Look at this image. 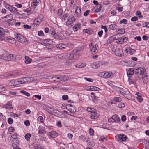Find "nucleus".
Listing matches in <instances>:
<instances>
[{"mask_svg": "<svg viewBox=\"0 0 149 149\" xmlns=\"http://www.w3.org/2000/svg\"><path fill=\"white\" fill-rule=\"evenodd\" d=\"M77 16H79L81 13V10L79 8H77L75 11Z\"/></svg>", "mask_w": 149, "mask_h": 149, "instance_id": "39", "label": "nucleus"}, {"mask_svg": "<svg viewBox=\"0 0 149 149\" xmlns=\"http://www.w3.org/2000/svg\"><path fill=\"white\" fill-rule=\"evenodd\" d=\"M80 28V25L79 24H76L73 28V30L74 31H77Z\"/></svg>", "mask_w": 149, "mask_h": 149, "instance_id": "31", "label": "nucleus"}, {"mask_svg": "<svg viewBox=\"0 0 149 149\" xmlns=\"http://www.w3.org/2000/svg\"><path fill=\"white\" fill-rule=\"evenodd\" d=\"M29 79L30 77H24L22 78L18 79L19 85L28 82Z\"/></svg>", "mask_w": 149, "mask_h": 149, "instance_id": "9", "label": "nucleus"}, {"mask_svg": "<svg viewBox=\"0 0 149 149\" xmlns=\"http://www.w3.org/2000/svg\"><path fill=\"white\" fill-rule=\"evenodd\" d=\"M68 79V77L66 75H61V81H65Z\"/></svg>", "mask_w": 149, "mask_h": 149, "instance_id": "40", "label": "nucleus"}, {"mask_svg": "<svg viewBox=\"0 0 149 149\" xmlns=\"http://www.w3.org/2000/svg\"><path fill=\"white\" fill-rule=\"evenodd\" d=\"M136 15L137 16H138L139 18H141L142 17V16L141 15V13L139 11H138L136 13Z\"/></svg>", "mask_w": 149, "mask_h": 149, "instance_id": "52", "label": "nucleus"}, {"mask_svg": "<svg viewBox=\"0 0 149 149\" xmlns=\"http://www.w3.org/2000/svg\"><path fill=\"white\" fill-rule=\"evenodd\" d=\"M56 47L57 48L59 49H66L68 48V47L65 45L63 43H60L57 44L56 45Z\"/></svg>", "mask_w": 149, "mask_h": 149, "instance_id": "16", "label": "nucleus"}, {"mask_svg": "<svg viewBox=\"0 0 149 149\" xmlns=\"http://www.w3.org/2000/svg\"><path fill=\"white\" fill-rule=\"evenodd\" d=\"M58 134L54 131H51L49 133V136L53 138H56L58 136Z\"/></svg>", "mask_w": 149, "mask_h": 149, "instance_id": "15", "label": "nucleus"}, {"mask_svg": "<svg viewBox=\"0 0 149 149\" xmlns=\"http://www.w3.org/2000/svg\"><path fill=\"white\" fill-rule=\"evenodd\" d=\"M38 19H35L34 21L33 25L35 27L37 26L38 25H39L42 21L41 19H39V20H38Z\"/></svg>", "mask_w": 149, "mask_h": 149, "instance_id": "24", "label": "nucleus"}, {"mask_svg": "<svg viewBox=\"0 0 149 149\" xmlns=\"http://www.w3.org/2000/svg\"><path fill=\"white\" fill-rule=\"evenodd\" d=\"M116 35L110 37L107 41V42L108 43H110L113 42L114 40H118V39L116 36Z\"/></svg>", "mask_w": 149, "mask_h": 149, "instance_id": "17", "label": "nucleus"}, {"mask_svg": "<svg viewBox=\"0 0 149 149\" xmlns=\"http://www.w3.org/2000/svg\"><path fill=\"white\" fill-rule=\"evenodd\" d=\"M142 77L144 83L146 84L148 82V78L146 73L144 74V75H142Z\"/></svg>", "mask_w": 149, "mask_h": 149, "instance_id": "22", "label": "nucleus"}, {"mask_svg": "<svg viewBox=\"0 0 149 149\" xmlns=\"http://www.w3.org/2000/svg\"><path fill=\"white\" fill-rule=\"evenodd\" d=\"M38 4V0H33L32 1L31 5L36 6Z\"/></svg>", "mask_w": 149, "mask_h": 149, "instance_id": "44", "label": "nucleus"}, {"mask_svg": "<svg viewBox=\"0 0 149 149\" xmlns=\"http://www.w3.org/2000/svg\"><path fill=\"white\" fill-rule=\"evenodd\" d=\"M15 38L17 41L22 44H25L27 42L26 40L22 35L20 33H15L14 34Z\"/></svg>", "mask_w": 149, "mask_h": 149, "instance_id": "3", "label": "nucleus"}, {"mask_svg": "<svg viewBox=\"0 0 149 149\" xmlns=\"http://www.w3.org/2000/svg\"><path fill=\"white\" fill-rule=\"evenodd\" d=\"M22 74V72H14L13 73H10V76L14 78L17 77V76L21 75Z\"/></svg>", "mask_w": 149, "mask_h": 149, "instance_id": "20", "label": "nucleus"}, {"mask_svg": "<svg viewBox=\"0 0 149 149\" xmlns=\"http://www.w3.org/2000/svg\"><path fill=\"white\" fill-rule=\"evenodd\" d=\"M143 26L149 27V23L146 22L145 23H143Z\"/></svg>", "mask_w": 149, "mask_h": 149, "instance_id": "58", "label": "nucleus"}, {"mask_svg": "<svg viewBox=\"0 0 149 149\" xmlns=\"http://www.w3.org/2000/svg\"><path fill=\"white\" fill-rule=\"evenodd\" d=\"M79 51L74 50L73 52L69 54L68 53H65L63 54V56L65 58L66 56H67L68 59L67 60L66 64L67 65H68L72 64L78 58L77 55H78L79 53Z\"/></svg>", "mask_w": 149, "mask_h": 149, "instance_id": "1", "label": "nucleus"}, {"mask_svg": "<svg viewBox=\"0 0 149 149\" xmlns=\"http://www.w3.org/2000/svg\"><path fill=\"white\" fill-rule=\"evenodd\" d=\"M15 6L18 8H21L22 7V5L21 4H18L17 3H15Z\"/></svg>", "mask_w": 149, "mask_h": 149, "instance_id": "55", "label": "nucleus"}, {"mask_svg": "<svg viewBox=\"0 0 149 149\" xmlns=\"http://www.w3.org/2000/svg\"><path fill=\"white\" fill-rule=\"evenodd\" d=\"M4 31L3 28L0 27V39L4 36Z\"/></svg>", "mask_w": 149, "mask_h": 149, "instance_id": "28", "label": "nucleus"}, {"mask_svg": "<svg viewBox=\"0 0 149 149\" xmlns=\"http://www.w3.org/2000/svg\"><path fill=\"white\" fill-rule=\"evenodd\" d=\"M54 108H52L50 107H47L46 108V110L47 111L48 113H50L51 114H52V111H53V110H54Z\"/></svg>", "mask_w": 149, "mask_h": 149, "instance_id": "37", "label": "nucleus"}, {"mask_svg": "<svg viewBox=\"0 0 149 149\" xmlns=\"http://www.w3.org/2000/svg\"><path fill=\"white\" fill-rule=\"evenodd\" d=\"M135 70V74L137 75V74L142 75H144L143 74L145 71V70L143 68L139 67L138 68H134Z\"/></svg>", "mask_w": 149, "mask_h": 149, "instance_id": "6", "label": "nucleus"}, {"mask_svg": "<svg viewBox=\"0 0 149 149\" xmlns=\"http://www.w3.org/2000/svg\"><path fill=\"white\" fill-rule=\"evenodd\" d=\"M107 140V139L105 137L103 136H101L99 139V141H106Z\"/></svg>", "mask_w": 149, "mask_h": 149, "instance_id": "42", "label": "nucleus"}, {"mask_svg": "<svg viewBox=\"0 0 149 149\" xmlns=\"http://www.w3.org/2000/svg\"><path fill=\"white\" fill-rule=\"evenodd\" d=\"M74 21V19L73 20L72 19H68L66 22V25L68 26L71 25L73 23Z\"/></svg>", "mask_w": 149, "mask_h": 149, "instance_id": "35", "label": "nucleus"}, {"mask_svg": "<svg viewBox=\"0 0 149 149\" xmlns=\"http://www.w3.org/2000/svg\"><path fill=\"white\" fill-rule=\"evenodd\" d=\"M118 107L120 108H123L125 107V104L124 103H120L118 104Z\"/></svg>", "mask_w": 149, "mask_h": 149, "instance_id": "54", "label": "nucleus"}, {"mask_svg": "<svg viewBox=\"0 0 149 149\" xmlns=\"http://www.w3.org/2000/svg\"><path fill=\"white\" fill-rule=\"evenodd\" d=\"M31 134L30 133H27L25 136V139L28 141L30 139V138L31 137Z\"/></svg>", "mask_w": 149, "mask_h": 149, "instance_id": "41", "label": "nucleus"}, {"mask_svg": "<svg viewBox=\"0 0 149 149\" xmlns=\"http://www.w3.org/2000/svg\"><path fill=\"white\" fill-rule=\"evenodd\" d=\"M116 42L119 44H122L123 43V40L122 38H120L119 39H118V40L116 41Z\"/></svg>", "mask_w": 149, "mask_h": 149, "instance_id": "49", "label": "nucleus"}, {"mask_svg": "<svg viewBox=\"0 0 149 149\" xmlns=\"http://www.w3.org/2000/svg\"><path fill=\"white\" fill-rule=\"evenodd\" d=\"M12 83L13 84V86H17L19 85V83L18 80V79H16L14 80H13L11 81Z\"/></svg>", "mask_w": 149, "mask_h": 149, "instance_id": "23", "label": "nucleus"}, {"mask_svg": "<svg viewBox=\"0 0 149 149\" xmlns=\"http://www.w3.org/2000/svg\"><path fill=\"white\" fill-rule=\"evenodd\" d=\"M99 89V88H98L93 86H91L89 87L88 88V90H89L94 91H98Z\"/></svg>", "mask_w": 149, "mask_h": 149, "instance_id": "27", "label": "nucleus"}, {"mask_svg": "<svg viewBox=\"0 0 149 149\" xmlns=\"http://www.w3.org/2000/svg\"><path fill=\"white\" fill-rule=\"evenodd\" d=\"M5 90V88L2 86L0 85V92H2L4 91Z\"/></svg>", "mask_w": 149, "mask_h": 149, "instance_id": "62", "label": "nucleus"}, {"mask_svg": "<svg viewBox=\"0 0 149 149\" xmlns=\"http://www.w3.org/2000/svg\"><path fill=\"white\" fill-rule=\"evenodd\" d=\"M113 116H115V118H114V120H115V122H118L120 121V119L119 117H118L117 115H115Z\"/></svg>", "mask_w": 149, "mask_h": 149, "instance_id": "50", "label": "nucleus"}, {"mask_svg": "<svg viewBox=\"0 0 149 149\" xmlns=\"http://www.w3.org/2000/svg\"><path fill=\"white\" fill-rule=\"evenodd\" d=\"M53 111L52 114H53L56 116H58L59 115V112L58 110L54 109Z\"/></svg>", "mask_w": 149, "mask_h": 149, "instance_id": "34", "label": "nucleus"}, {"mask_svg": "<svg viewBox=\"0 0 149 149\" xmlns=\"http://www.w3.org/2000/svg\"><path fill=\"white\" fill-rule=\"evenodd\" d=\"M127 22V20L126 19H123L120 21V24H121L122 23L126 24Z\"/></svg>", "mask_w": 149, "mask_h": 149, "instance_id": "53", "label": "nucleus"}, {"mask_svg": "<svg viewBox=\"0 0 149 149\" xmlns=\"http://www.w3.org/2000/svg\"><path fill=\"white\" fill-rule=\"evenodd\" d=\"M117 28V26L114 24H112L109 25V28L110 29L115 30Z\"/></svg>", "mask_w": 149, "mask_h": 149, "instance_id": "36", "label": "nucleus"}, {"mask_svg": "<svg viewBox=\"0 0 149 149\" xmlns=\"http://www.w3.org/2000/svg\"><path fill=\"white\" fill-rule=\"evenodd\" d=\"M3 107L6 109H12L13 107H12V102L10 101L8 102L6 105L4 106Z\"/></svg>", "mask_w": 149, "mask_h": 149, "instance_id": "19", "label": "nucleus"}, {"mask_svg": "<svg viewBox=\"0 0 149 149\" xmlns=\"http://www.w3.org/2000/svg\"><path fill=\"white\" fill-rule=\"evenodd\" d=\"M91 66L93 68L96 69L100 67V65L97 62H94L91 65Z\"/></svg>", "mask_w": 149, "mask_h": 149, "instance_id": "25", "label": "nucleus"}, {"mask_svg": "<svg viewBox=\"0 0 149 149\" xmlns=\"http://www.w3.org/2000/svg\"><path fill=\"white\" fill-rule=\"evenodd\" d=\"M25 12H26L28 13H32V12L31 10V8H28L26 9H25L23 10Z\"/></svg>", "mask_w": 149, "mask_h": 149, "instance_id": "47", "label": "nucleus"}, {"mask_svg": "<svg viewBox=\"0 0 149 149\" xmlns=\"http://www.w3.org/2000/svg\"><path fill=\"white\" fill-rule=\"evenodd\" d=\"M125 51L127 53L132 55L135 52L136 50L133 49L130 47H129L126 49Z\"/></svg>", "mask_w": 149, "mask_h": 149, "instance_id": "13", "label": "nucleus"}, {"mask_svg": "<svg viewBox=\"0 0 149 149\" xmlns=\"http://www.w3.org/2000/svg\"><path fill=\"white\" fill-rule=\"evenodd\" d=\"M113 100L116 102H121L122 101V99L120 97H116L114 98Z\"/></svg>", "mask_w": 149, "mask_h": 149, "instance_id": "45", "label": "nucleus"}, {"mask_svg": "<svg viewBox=\"0 0 149 149\" xmlns=\"http://www.w3.org/2000/svg\"><path fill=\"white\" fill-rule=\"evenodd\" d=\"M101 28L102 29H104L105 32H107L108 31V29L106 26H102Z\"/></svg>", "mask_w": 149, "mask_h": 149, "instance_id": "63", "label": "nucleus"}, {"mask_svg": "<svg viewBox=\"0 0 149 149\" xmlns=\"http://www.w3.org/2000/svg\"><path fill=\"white\" fill-rule=\"evenodd\" d=\"M86 66V64L85 63H79L76 64L75 66L77 68H84Z\"/></svg>", "mask_w": 149, "mask_h": 149, "instance_id": "21", "label": "nucleus"}, {"mask_svg": "<svg viewBox=\"0 0 149 149\" xmlns=\"http://www.w3.org/2000/svg\"><path fill=\"white\" fill-rule=\"evenodd\" d=\"M20 92L21 93L24 94V95L27 96H29L30 95V94L28 92L25 91L23 90L20 91Z\"/></svg>", "mask_w": 149, "mask_h": 149, "instance_id": "38", "label": "nucleus"}, {"mask_svg": "<svg viewBox=\"0 0 149 149\" xmlns=\"http://www.w3.org/2000/svg\"><path fill=\"white\" fill-rule=\"evenodd\" d=\"M99 74L101 77L107 78L110 77L112 75V73L110 72H100Z\"/></svg>", "mask_w": 149, "mask_h": 149, "instance_id": "5", "label": "nucleus"}, {"mask_svg": "<svg viewBox=\"0 0 149 149\" xmlns=\"http://www.w3.org/2000/svg\"><path fill=\"white\" fill-rule=\"evenodd\" d=\"M115 116H112L111 118H110L108 119V121L109 122H114L115 120H114V118H115Z\"/></svg>", "mask_w": 149, "mask_h": 149, "instance_id": "59", "label": "nucleus"}, {"mask_svg": "<svg viewBox=\"0 0 149 149\" xmlns=\"http://www.w3.org/2000/svg\"><path fill=\"white\" fill-rule=\"evenodd\" d=\"M89 134L91 136H93L94 134V131L91 128L89 129Z\"/></svg>", "mask_w": 149, "mask_h": 149, "instance_id": "51", "label": "nucleus"}, {"mask_svg": "<svg viewBox=\"0 0 149 149\" xmlns=\"http://www.w3.org/2000/svg\"><path fill=\"white\" fill-rule=\"evenodd\" d=\"M39 133L41 134H43L45 133V128L44 127H39Z\"/></svg>", "mask_w": 149, "mask_h": 149, "instance_id": "29", "label": "nucleus"}, {"mask_svg": "<svg viewBox=\"0 0 149 149\" xmlns=\"http://www.w3.org/2000/svg\"><path fill=\"white\" fill-rule=\"evenodd\" d=\"M5 6L6 9H8L11 12L15 13L17 12V10L15 8L6 3L5 4Z\"/></svg>", "mask_w": 149, "mask_h": 149, "instance_id": "8", "label": "nucleus"}, {"mask_svg": "<svg viewBox=\"0 0 149 149\" xmlns=\"http://www.w3.org/2000/svg\"><path fill=\"white\" fill-rule=\"evenodd\" d=\"M131 94L130 92L128 91H127V93L124 96L127 99L130 100V98H131Z\"/></svg>", "mask_w": 149, "mask_h": 149, "instance_id": "33", "label": "nucleus"}, {"mask_svg": "<svg viewBox=\"0 0 149 149\" xmlns=\"http://www.w3.org/2000/svg\"><path fill=\"white\" fill-rule=\"evenodd\" d=\"M25 63L26 64H28L30 63L31 61V59L27 56H26L25 57Z\"/></svg>", "mask_w": 149, "mask_h": 149, "instance_id": "30", "label": "nucleus"}, {"mask_svg": "<svg viewBox=\"0 0 149 149\" xmlns=\"http://www.w3.org/2000/svg\"><path fill=\"white\" fill-rule=\"evenodd\" d=\"M38 35L39 36H44V33L42 31H40L38 32Z\"/></svg>", "mask_w": 149, "mask_h": 149, "instance_id": "61", "label": "nucleus"}, {"mask_svg": "<svg viewBox=\"0 0 149 149\" xmlns=\"http://www.w3.org/2000/svg\"><path fill=\"white\" fill-rule=\"evenodd\" d=\"M4 18H7V19H8V18L11 19L13 18L12 15L11 14H9L8 15H7L6 16H5L4 17Z\"/></svg>", "mask_w": 149, "mask_h": 149, "instance_id": "57", "label": "nucleus"}, {"mask_svg": "<svg viewBox=\"0 0 149 149\" xmlns=\"http://www.w3.org/2000/svg\"><path fill=\"white\" fill-rule=\"evenodd\" d=\"M90 116V118L93 119H96L98 117V116L97 113L94 111L91 113Z\"/></svg>", "mask_w": 149, "mask_h": 149, "instance_id": "18", "label": "nucleus"}, {"mask_svg": "<svg viewBox=\"0 0 149 149\" xmlns=\"http://www.w3.org/2000/svg\"><path fill=\"white\" fill-rule=\"evenodd\" d=\"M33 146L34 147V149H43L41 147L40 145L38 144L33 143Z\"/></svg>", "mask_w": 149, "mask_h": 149, "instance_id": "32", "label": "nucleus"}, {"mask_svg": "<svg viewBox=\"0 0 149 149\" xmlns=\"http://www.w3.org/2000/svg\"><path fill=\"white\" fill-rule=\"evenodd\" d=\"M128 91V90L126 88L125 89L121 88L119 90V92L122 95H124L126 93H127V91Z\"/></svg>", "mask_w": 149, "mask_h": 149, "instance_id": "26", "label": "nucleus"}, {"mask_svg": "<svg viewBox=\"0 0 149 149\" xmlns=\"http://www.w3.org/2000/svg\"><path fill=\"white\" fill-rule=\"evenodd\" d=\"M89 46L91 52L92 54H94L97 52V49L98 47L97 45H93L92 43H91L90 44Z\"/></svg>", "mask_w": 149, "mask_h": 149, "instance_id": "4", "label": "nucleus"}, {"mask_svg": "<svg viewBox=\"0 0 149 149\" xmlns=\"http://www.w3.org/2000/svg\"><path fill=\"white\" fill-rule=\"evenodd\" d=\"M17 133H14L12 134L11 137L13 139H15L17 138Z\"/></svg>", "mask_w": 149, "mask_h": 149, "instance_id": "43", "label": "nucleus"}, {"mask_svg": "<svg viewBox=\"0 0 149 149\" xmlns=\"http://www.w3.org/2000/svg\"><path fill=\"white\" fill-rule=\"evenodd\" d=\"M126 119V116L124 115H123L121 117V120L123 121H125Z\"/></svg>", "mask_w": 149, "mask_h": 149, "instance_id": "64", "label": "nucleus"}, {"mask_svg": "<svg viewBox=\"0 0 149 149\" xmlns=\"http://www.w3.org/2000/svg\"><path fill=\"white\" fill-rule=\"evenodd\" d=\"M8 123L10 124H12L13 122V120L11 118H9L8 119Z\"/></svg>", "mask_w": 149, "mask_h": 149, "instance_id": "56", "label": "nucleus"}, {"mask_svg": "<svg viewBox=\"0 0 149 149\" xmlns=\"http://www.w3.org/2000/svg\"><path fill=\"white\" fill-rule=\"evenodd\" d=\"M66 107V109L72 113H74L76 111L75 107L70 104L67 105Z\"/></svg>", "mask_w": 149, "mask_h": 149, "instance_id": "10", "label": "nucleus"}, {"mask_svg": "<svg viewBox=\"0 0 149 149\" xmlns=\"http://www.w3.org/2000/svg\"><path fill=\"white\" fill-rule=\"evenodd\" d=\"M17 56L13 54H9L6 53H4L1 56V59L6 61H14L16 59Z\"/></svg>", "mask_w": 149, "mask_h": 149, "instance_id": "2", "label": "nucleus"}, {"mask_svg": "<svg viewBox=\"0 0 149 149\" xmlns=\"http://www.w3.org/2000/svg\"><path fill=\"white\" fill-rule=\"evenodd\" d=\"M135 78V79L133 78L128 79V81L130 84H135L136 83V81L140 79V78L138 75H136Z\"/></svg>", "mask_w": 149, "mask_h": 149, "instance_id": "7", "label": "nucleus"}, {"mask_svg": "<svg viewBox=\"0 0 149 149\" xmlns=\"http://www.w3.org/2000/svg\"><path fill=\"white\" fill-rule=\"evenodd\" d=\"M137 99L138 101L140 103L142 102L143 100L141 95H138L137 97Z\"/></svg>", "mask_w": 149, "mask_h": 149, "instance_id": "46", "label": "nucleus"}, {"mask_svg": "<svg viewBox=\"0 0 149 149\" xmlns=\"http://www.w3.org/2000/svg\"><path fill=\"white\" fill-rule=\"evenodd\" d=\"M135 74V70L132 68H130L127 72V74L129 77H131V76Z\"/></svg>", "mask_w": 149, "mask_h": 149, "instance_id": "12", "label": "nucleus"}, {"mask_svg": "<svg viewBox=\"0 0 149 149\" xmlns=\"http://www.w3.org/2000/svg\"><path fill=\"white\" fill-rule=\"evenodd\" d=\"M127 137V136L125 134H120L118 136V141L120 142H122L123 141H126Z\"/></svg>", "mask_w": 149, "mask_h": 149, "instance_id": "11", "label": "nucleus"}, {"mask_svg": "<svg viewBox=\"0 0 149 149\" xmlns=\"http://www.w3.org/2000/svg\"><path fill=\"white\" fill-rule=\"evenodd\" d=\"M118 34H123L125 32V29H121L120 30H119L118 31Z\"/></svg>", "mask_w": 149, "mask_h": 149, "instance_id": "48", "label": "nucleus"}, {"mask_svg": "<svg viewBox=\"0 0 149 149\" xmlns=\"http://www.w3.org/2000/svg\"><path fill=\"white\" fill-rule=\"evenodd\" d=\"M68 98V96L67 95H63L62 97V99L63 100H67Z\"/></svg>", "mask_w": 149, "mask_h": 149, "instance_id": "60", "label": "nucleus"}, {"mask_svg": "<svg viewBox=\"0 0 149 149\" xmlns=\"http://www.w3.org/2000/svg\"><path fill=\"white\" fill-rule=\"evenodd\" d=\"M79 139L81 141L88 142L89 141V138L88 137H86L84 136L81 135L79 137Z\"/></svg>", "mask_w": 149, "mask_h": 149, "instance_id": "14", "label": "nucleus"}]
</instances>
